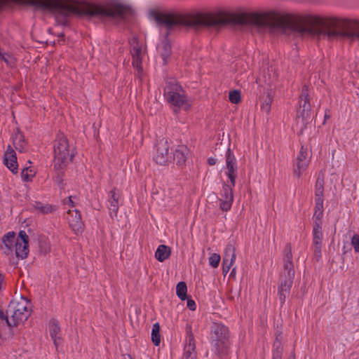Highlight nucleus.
I'll list each match as a JSON object with an SVG mask.
<instances>
[{
    "mask_svg": "<svg viewBox=\"0 0 359 359\" xmlns=\"http://www.w3.org/2000/svg\"><path fill=\"white\" fill-rule=\"evenodd\" d=\"M25 4L50 12L60 25H67L69 20L76 15L88 19H124L133 13L130 8L121 4L100 6L81 3L79 0H24Z\"/></svg>",
    "mask_w": 359,
    "mask_h": 359,
    "instance_id": "1",
    "label": "nucleus"
},
{
    "mask_svg": "<svg viewBox=\"0 0 359 359\" xmlns=\"http://www.w3.org/2000/svg\"><path fill=\"white\" fill-rule=\"evenodd\" d=\"M164 97L171 105L177 107H183L188 109L190 104L184 95V90L175 81L172 80L166 83L164 89Z\"/></svg>",
    "mask_w": 359,
    "mask_h": 359,
    "instance_id": "2",
    "label": "nucleus"
},
{
    "mask_svg": "<svg viewBox=\"0 0 359 359\" xmlns=\"http://www.w3.org/2000/svg\"><path fill=\"white\" fill-rule=\"evenodd\" d=\"M22 230L18 232V236L14 231H9L1 238L0 250L6 255H10L15 252L17 258H22Z\"/></svg>",
    "mask_w": 359,
    "mask_h": 359,
    "instance_id": "3",
    "label": "nucleus"
},
{
    "mask_svg": "<svg viewBox=\"0 0 359 359\" xmlns=\"http://www.w3.org/2000/svg\"><path fill=\"white\" fill-rule=\"evenodd\" d=\"M72 158L67 140L63 135L59 136L54 144V168L57 170H62Z\"/></svg>",
    "mask_w": 359,
    "mask_h": 359,
    "instance_id": "4",
    "label": "nucleus"
},
{
    "mask_svg": "<svg viewBox=\"0 0 359 359\" xmlns=\"http://www.w3.org/2000/svg\"><path fill=\"white\" fill-rule=\"evenodd\" d=\"M212 332L217 354L219 355L226 354L229 346L228 328L224 325L215 324Z\"/></svg>",
    "mask_w": 359,
    "mask_h": 359,
    "instance_id": "5",
    "label": "nucleus"
},
{
    "mask_svg": "<svg viewBox=\"0 0 359 359\" xmlns=\"http://www.w3.org/2000/svg\"><path fill=\"white\" fill-rule=\"evenodd\" d=\"M22 318V311L20 309H16L15 303L13 301L10 302L6 311L0 309L1 324L9 330L19 325Z\"/></svg>",
    "mask_w": 359,
    "mask_h": 359,
    "instance_id": "6",
    "label": "nucleus"
},
{
    "mask_svg": "<svg viewBox=\"0 0 359 359\" xmlns=\"http://www.w3.org/2000/svg\"><path fill=\"white\" fill-rule=\"evenodd\" d=\"M299 107L297 111V120L299 123L301 121L302 126H305L307 121L311 118V104L309 90L307 86H304L301 95L299 96Z\"/></svg>",
    "mask_w": 359,
    "mask_h": 359,
    "instance_id": "7",
    "label": "nucleus"
},
{
    "mask_svg": "<svg viewBox=\"0 0 359 359\" xmlns=\"http://www.w3.org/2000/svg\"><path fill=\"white\" fill-rule=\"evenodd\" d=\"M170 144L167 140L162 139L156 145V151L154 156V161L159 165H165L171 160L169 152Z\"/></svg>",
    "mask_w": 359,
    "mask_h": 359,
    "instance_id": "8",
    "label": "nucleus"
},
{
    "mask_svg": "<svg viewBox=\"0 0 359 359\" xmlns=\"http://www.w3.org/2000/svg\"><path fill=\"white\" fill-rule=\"evenodd\" d=\"M226 169L225 174L229 179L230 184L235 187L238 165L236 158L230 149L226 152Z\"/></svg>",
    "mask_w": 359,
    "mask_h": 359,
    "instance_id": "9",
    "label": "nucleus"
},
{
    "mask_svg": "<svg viewBox=\"0 0 359 359\" xmlns=\"http://www.w3.org/2000/svg\"><path fill=\"white\" fill-rule=\"evenodd\" d=\"M130 52L133 57V66L137 69L138 77L140 79L142 73V61L145 55V48L137 41H134Z\"/></svg>",
    "mask_w": 359,
    "mask_h": 359,
    "instance_id": "10",
    "label": "nucleus"
},
{
    "mask_svg": "<svg viewBox=\"0 0 359 359\" xmlns=\"http://www.w3.org/2000/svg\"><path fill=\"white\" fill-rule=\"evenodd\" d=\"M311 156H309L307 148L302 147L297 157L296 163L294 168V174L300 177L301 175L306 170Z\"/></svg>",
    "mask_w": 359,
    "mask_h": 359,
    "instance_id": "11",
    "label": "nucleus"
},
{
    "mask_svg": "<svg viewBox=\"0 0 359 359\" xmlns=\"http://www.w3.org/2000/svg\"><path fill=\"white\" fill-rule=\"evenodd\" d=\"M231 184H224L222 187V193L220 194L219 208L224 212L229 211L233 201V188Z\"/></svg>",
    "mask_w": 359,
    "mask_h": 359,
    "instance_id": "12",
    "label": "nucleus"
},
{
    "mask_svg": "<svg viewBox=\"0 0 359 359\" xmlns=\"http://www.w3.org/2000/svg\"><path fill=\"white\" fill-rule=\"evenodd\" d=\"M284 276L286 279L284 281H281L278 288L279 299L281 304H284L287 296L290 293V288L292 287V279L294 276V271H284L281 274V277Z\"/></svg>",
    "mask_w": 359,
    "mask_h": 359,
    "instance_id": "13",
    "label": "nucleus"
},
{
    "mask_svg": "<svg viewBox=\"0 0 359 359\" xmlns=\"http://www.w3.org/2000/svg\"><path fill=\"white\" fill-rule=\"evenodd\" d=\"M67 220L72 230L76 233H79L82 231L83 222L79 210L76 209L68 210L67 212Z\"/></svg>",
    "mask_w": 359,
    "mask_h": 359,
    "instance_id": "14",
    "label": "nucleus"
},
{
    "mask_svg": "<svg viewBox=\"0 0 359 359\" xmlns=\"http://www.w3.org/2000/svg\"><path fill=\"white\" fill-rule=\"evenodd\" d=\"M4 164L14 174L18 172V163L15 151L8 145L4 153Z\"/></svg>",
    "mask_w": 359,
    "mask_h": 359,
    "instance_id": "15",
    "label": "nucleus"
},
{
    "mask_svg": "<svg viewBox=\"0 0 359 359\" xmlns=\"http://www.w3.org/2000/svg\"><path fill=\"white\" fill-rule=\"evenodd\" d=\"M120 194L116 189H113L109 193L108 197V209L109 215L111 218L116 216L119 208Z\"/></svg>",
    "mask_w": 359,
    "mask_h": 359,
    "instance_id": "16",
    "label": "nucleus"
},
{
    "mask_svg": "<svg viewBox=\"0 0 359 359\" xmlns=\"http://www.w3.org/2000/svg\"><path fill=\"white\" fill-rule=\"evenodd\" d=\"M195 348L196 346L194 336L193 334L189 332L187 333L182 359H196Z\"/></svg>",
    "mask_w": 359,
    "mask_h": 359,
    "instance_id": "17",
    "label": "nucleus"
},
{
    "mask_svg": "<svg viewBox=\"0 0 359 359\" xmlns=\"http://www.w3.org/2000/svg\"><path fill=\"white\" fill-rule=\"evenodd\" d=\"M236 259L235 248L229 244L224 250V254L222 262V269H230L233 266V263Z\"/></svg>",
    "mask_w": 359,
    "mask_h": 359,
    "instance_id": "18",
    "label": "nucleus"
},
{
    "mask_svg": "<svg viewBox=\"0 0 359 359\" xmlns=\"http://www.w3.org/2000/svg\"><path fill=\"white\" fill-rule=\"evenodd\" d=\"M48 328L50 337L53 339L55 347L57 348L58 346L61 344V337L60 334V328L57 321L55 320H51L49 323Z\"/></svg>",
    "mask_w": 359,
    "mask_h": 359,
    "instance_id": "19",
    "label": "nucleus"
},
{
    "mask_svg": "<svg viewBox=\"0 0 359 359\" xmlns=\"http://www.w3.org/2000/svg\"><path fill=\"white\" fill-rule=\"evenodd\" d=\"M189 149L184 145H179L176 147L173 154V159L177 165H183L187 158Z\"/></svg>",
    "mask_w": 359,
    "mask_h": 359,
    "instance_id": "20",
    "label": "nucleus"
},
{
    "mask_svg": "<svg viewBox=\"0 0 359 359\" xmlns=\"http://www.w3.org/2000/svg\"><path fill=\"white\" fill-rule=\"evenodd\" d=\"M158 52L161 54L163 63H167V59L171 54V45L165 37L157 47Z\"/></svg>",
    "mask_w": 359,
    "mask_h": 359,
    "instance_id": "21",
    "label": "nucleus"
},
{
    "mask_svg": "<svg viewBox=\"0 0 359 359\" xmlns=\"http://www.w3.org/2000/svg\"><path fill=\"white\" fill-rule=\"evenodd\" d=\"M36 235L34 233V231L29 229H28V234H26L24 232V258H25L28 253V245L30 243L32 245L33 243H35L36 242Z\"/></svg>",
    "mask_w": 359,
    "mask_h": 359,
    "instance_id": "22",
    "label": "nucleus"
},
{
    "mask_svg": "<svg viewBox=\"0 0 359 359\" xmlns=\"http://www.w3.org/2000/svg\"><path fill=\"white\" fill-rule=\"evenodd\" d=\"M170 248L165 245H160L155 253V257L160 262H163L169 257Z\"/></svg>",
    "mask_w": 359,
    "mask_h": 359,
    "instance_id": "23",
    "label": "nucleus"
},
{
    "mask_svg": "<svg viewBox=\"0 0 359 359\" xmlns=\"http://www.w3.org/2000/svg\"><path fill=\"white\" fill-rule=\"evenodd\" d=\"M32 162H28L24 165V182H30L35 177L36 170V168L31 165Z\"/></svg>",
    "mask_w": 359,
    "mask_h": 359,
    "instance_id": "24",
    "label": "nucleus"
},
{
    "mask_svg": "<svg viewBox=\"0 0 359 359\" xmlns=\"http://www.w3.org/2000/svg\"><path fill=\"white\" fill-rule=\"evenodd\" d=\"M284 257V269H292L294 266L292 262V250L290 245H287L285 248Z\"/></svg>",
    "mask_w": 359,
    "mask_h": 359,
    "instance_id": "25",
    "label": "nucleus"
},
{
    "mask_svg": "<svg viewBox=\"0 0 359 359\" xmlns=\"http://www.w3.org/2000/svg\"><path fill=\"white\" fill-rule=\"evenodd\" d=\"M315 202L314 216L317 219H320L322 218L323 213V196H316Z\"/></svg>",
    "mask_w": 359,
    "mask_h": 359,
    "instance_id": "26",
    "label": "nucleus"
},
{
    "mask_svg": "<svg viewBox=\"0 0 359 359\" xmlns=\"http://www.w3.org/2000/svg\"><path fill=\"white\" fill-rule=\"evenodd\" d=\"M36 210H38L40 212L43 214H48L54 212L56 208L55 206L52 205H43L40 202L34 201V203L32 204Z\"/></svg>",
    "mask_w": 359,
    "mask_h": 359,
    "instance_id": "27",
    "label": "nucleus"
},
{
    "mask_svg": "<svg viewBox=\"0 0 359 359\" xmlns=\"http://www.w3.org/2000/svg\"><path fill=\"white\" fill-rule=\"evenodd\" d=\"M151 340H152V342L156 346H158L160 344V342H161L160 325L158 323L154 324L152 326Z\"/></svg>",
    "mask_w": 359,
    "mask_h": 359,
    "instance_id": "28",
    "label": "nucleus"
},
{
    "mask_svg": "<svg viewBox=\"0 0 359 359\" xmlns=\"http://www.w3.org/2000/svg\"><path fill=\"white\" fill-rule=\"evenodd\" d=\"M187 287L184 282H180L176 287V294L182 300H184L187 297Z\"/></svg>",
    "mask_w": 359,
    "mask_h": 359,
    "instance_id": "29",
    "label": "nucleus"
},
{
    "mask_svg": "<svg viewBox=\"0 0 359 359\" xmlns=\"http://www.w3.org/2000/svg\"><path fill=\"white\" fill-rule=\"evenodd\" d=\"M324 180L318 176L316 182L315 196H323Z\"/></svg>",
    "mask_w": 359,
    "mask_h": 359,
    "instance_id": "30",
    "label": "nucleus"
},
{
    "mask_svg": "<svg viewBox=\"0 0 359 359\" xmlns=\"http://www.w3.org/2000/svg\"><path fill=\"white\" fill-rule=\"evenodd\" d=\"M39 250L43 253H47L50 250V245L45 237L38 238Z\"/></svg>",
    "mask_w": 359,
    "mask_h": 359,
    "instance_id": "31",
    "label": "nucleus"
},
{
    "mask_svg": "<svg viewBox=\"0 0 359 359\" xmlns=\"http://www.w3.org/2000/svg\"><path fill=\"white\" fill-rule=\"evenodd\" d=\"M24 317H25V320H27L32 314L33 311V306L29 299H27L24 297Z\"/></svg>",
    "mask_w": 359,
    "mask_h": 359,
    "instance_id": "32",
    "label": "nucleus"
},
{
    "mask_svg": "<svg viewBox=\"0 0 359 359\" xmlns=\"http://www.w3.org/2000/svg\"><path fill=\"white\" fill-rule=\"evenodd\" d=\"M322 240H313L312 249L316 257L321 256Z\"/></svg>",
    "mask_w": 359,
    "mask_h": 359,
    "instance_id": "33",
    "label": "nucleus"
},
{
    "mask_svg": "<svg viewBox=\"0 0 359 359\" xmlns=\"http://www.w3.org/2000/svg\"><path fill=\"white\" fill-rule=\"evenodd\" d=\"M229 98L232 103L238 104L241 101V93L238 90L231 91Z\"/></svg>",
    "mask_w": 359,
    "mask_h": 359,
    "instance_id": "34",
    "label": "nucleus"
},
{
    "mask_svg": "<svg viewBox=\"0 0 359 359\" xmlns=\"http://www.w3.org/2000/svg\"><path fill=\"white\" fill-rule=\"evenodd\" d=\"M220 262V256L214 253L209 257V264L212 268H217Z\"/></svg>",
    "mask_w": 359,
    "mask_h": 359,
    "instance_id": "35",
    "label": "nucleus"
},
{
    "mask_svg": "<svg viewBox=\"0 0 359 359\" xmlns=\"http://www.w3.org/2000/svg\"><path fill=\"white\" fill-rule=\"evenodd\" d=\"M20 0H0V11L6 9Z\"/></svg>",
    "mask_w": 359,
    "mask_h": 359,
    "instance_id": "36",
    "label": "nucleus"
},
{
    "mask_svg": "<svg viewBox=\"0 0 359 359\" xmlns=\"http://www.w3.org/2000/svg\"><path fill=\"white\" fill-rule=\"evenodd\" d=\"M313 240H322L323 239V233L321 231V227L319 224H316L313 228Z\"/></svg>",
    "mask_w": 359,
    "mask_h": 359,
    "instance_id": "37",
    "label": "nucleus"
},
{
    "mask_svg": "<svg viewBox=\"0 0 359 359\" xmlns=\"http://www.w3.org/2000/svg\"><path fill=\"white\" fill-rule=\"evenodd\" d=\"M76 198V196H70L68 198L64 199L63 204L65 205V208H73L75 206L76 203L74 199Z\"/></svg>",
    "mask_w": 359,
    "mask_h": 359,
    "instance_id": "38",
    "label": "nucleus"
},
{
    "mask_svg": "<svg viewBox=\"0 0 359 359\" xmlns=\"http://www.w3.org/2000/svg\"><path fill=\"white\" fill-rule=\"evenodd\" d=\"M351 244L354 250L359 252V234L354 235L351 238Z\"/></svg>",
    "mask_w": 359,
    "mask_h": 359,
    "instance_id": "39",
    "label": "nucleus"
},
{
    "mask_svg": "<svg viewBox=\"0 0 359 359\" xmlns=\"http://www.w3.org/2000/svg\"><path fill=\"white\" fill-rule=\"evenodd\" d=\"M261 109L263 111L266 112V114L269 113L271 110V99L269 98L267 100H266L261 106Z\"/></svg>",
    "mask_w": 359,
    "mask_h": 359,
    "instance_id": "40",
    "label": "nucleus"
},
{
    "mask_svg": "<svg viewBox=\"0 0 359 359\" xmlns=\"http://www.w3.org/2000/svg\"><path fill=\"white\" fill-rule=\"evenodd\" d=\"M187 307L191 310L194 311L196 309V303L192 299H188L187 301Z\"/></svg>",
    "mask_w": 359,
    "mask_h": 359,
    "instance_id": "41",
    "label": "nucleus"
},
{
    "mask_svg": "<svg viewBox=\"0 0 359 359\" xmlns=\"http://www.w3.org/2000/svg\"><path fill=\"white\" fill-rule=\"evenodd\" d=\"M208 164L210 165H214L217 163V160L215 158H209L208 159Z\"/></svg>",
    "mask_w": 359,
    "mask_h": 359,
    "instance_id": "42",
    "label": "nucleus"
},
{
    "mask_svg": "<svg viewBox=\"0 0 359 359\" xmlns=\"http://www.w3.org/2000/svg\"><path fill=\"white\" fill-rule=\"evenodd\" d=\"M274 359H280V352L279 351H276L273 353Z\"/></svg>",
    "mask_w": 359,
    "mask_h": 359,
    "instance_id": "43",
    "label": "nucleus"
},
{
    "mask_svg": "<svg viewBox=\"0 0 359 359\" xmlns=\"http://www.w3.org/2000/svg\"><path fill=\"white\" fill-rule=\"evenodd\" d=\"M21 137L22 135H20V137H16L14 140H13V143L14 144H19L20 141H21Z\"/></svg>",
    "mask_w": 359,
    "mask_h": 359,
    "instance_id": "44",
    "label": "nucleus"
},
{
    "mask_svg": "<svg viewBox=\"0 0 359 359\" xmlns=\"http://www.w3.org/2000/svg\"><path fill=\"white\" fill-rule=\"evenodd\" d=\"M3 280H4V277H3V276L0 273V289H1V284H2Z\"/></svg>",
    "mask_w": 359,
    "mask_h": 359,
    "instance_id": "45",
    "label": "nucleus"
},
{
    "mask_svg": "<svg viewBox=\"0 0 359 359\" xmlns=\"http://www.w3.org/2000/svg\"><path fill=\"white\" fill-rule=\"evenodd\" d=\"M236 275L235 271H231V273L229 274L230 277H234Z\"/></svg>",
    "mask_w": 359,
    "mask_h": 359,
    "instance_id": "46",
    "label": "nucleus"
},
{
    "mask_svg": "<svg viewBox=\"0 0 359 359\" xmlns=\"http://www.w3.org/2000/svg\"><path fill=\"white\" fill-rule=\"evenodd\" d=\"M124 359H132L130 355H128L127 358L125 357Z\"/></svg>",
    "mask_w": 359,
    "mask_h": 359,
    "instance_id": "47",
    "label": "nucleus"
},
{
    "mask_svg": "<svg viewBox=\"0 0 359 359\" xmlns=\"http://www.w3.org/2000/svg\"><path fill=\"white\" fill-rule=\"evenodd\" d=\"M225 271L224 276H226L229 271Z\"/></svg>",
    "mask_w": 359,
    "mask_h": 359,
    "instance_id": "48",
    "label": "nucleus"
},
{
    "mask_svg": "<svg viewBox=\"0 0 359 359\" xmlns=\"http://www.w3.org/2000/svg\"><path fill=\"white\" fill-rule=\"evenodd\" d=\"M23 284L22 282L21 283V288H22Z\"/></svg>",
    "mask_w": 359,
    "mask_h": 359,
    "instance_id": "49",
    "label": "nucleus"
}]
</instances>
